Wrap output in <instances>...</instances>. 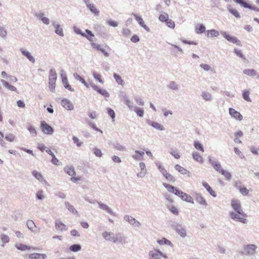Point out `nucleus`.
Returning <instances> with one entry per match:
<instances>
[{
    "label": "nucleus",
    "mask_w": 259,
    "mask_h": 259,
    "mask_svg": "<svg viewBox=\"0 0 259 259\" xmlns=\"http://www.w3.org/2000/svg\"><path fill=\"white\" fill-rule=\"evenodd\" d=\"M170 227L183 238L187 236V229L186 227L183 224L177 222H172L170 224Z\"/></svg>",
    "instance_id": "f257e3e1"
},
{
    "label": "nucleus",
    "mask_w": 259,
    "mask_h": 259,
    "mask_svg": "<svg viewBox=\"0 0 259 259\" xmlns=\"http://www.w3.org/2000/svg\"><path fill=\"white\" fill-rule=\"evenodd\" d=\"M243 214H240L236 211H230L229 216L233 220L241 222L243 224H246L247 220L246 219L247 214L243 211Z\"/></svg>",
    "instance_id": "f03ea898"
},
{
    "label": "nucleus",
    "mask_w": 259,
    "mask_h": 259,
    "mask_svg": "<svg viewBox=\"0 0 259 259\" xmlns=\"http://www.w3.org/2000/svg\"><path fill=\"white\" fill-rule=\"evenodd\" d=\"M257 248V247L255 244H247L244 246L243 251L240 253L242 255L252 256L256 253Z\"/></svg>",
    "instance_id": "7ed1b4c3"
},
{
    "label": "nucleus",
    "mask_w": 259,
    "mask_h": 259,
    "mask_svg": "<svg viewBox=\"0 0 259 259\" xmlns=\"http://www.w3.org/2000/svg\"><path fill=\"white\" fill-rule=\"evenodd\" d=\"M40 128L42 132L47 135H52L54 132L53 128L44 120L40 122Z\"/></svg>",
    "instance_id": "20e7f679"
},
{
    "label": "nucleus",
    "mask_w": 259,
    "mask_h": 259,
    "mask_svg": "<svg viewBox=\"0 0 259 259\" xmlns=\"http://www.w3.org/2000/svg\"><path fill=\"white\" fill-rule=\"evenodd\" d=\"M231 205L234 211H236L240 214L243 213V209H242L240 202L237 199H232L231 202Z\"/></svg>",
    "instance_id": "39448f33"
},
{
    "label": "nucleus",
    "mask_w": 259,
    "mask_h": 259,
    "mask_svg": "<svg viewBox=\"0 0 259 259\" xmlns=\"http://www.w3.org/2000/svg\"><path fill=\"white\" fill-rule=\"evenodd\" d=\"M221 33L228 41L235 44L238 46H241V42L237 37L231 36L225 31H221Z\"/></svg>",
    "instance_id": "423d86ee"
},
{
    "label": "nucleus",
    "mask_w": 259,
    "mask_h": 259,
    "mask_svg": "<svg viewBox=\"0 0 259 259\" xmlns=\"http://www.w3.org/2000/svg\"><path fill=\"white\" fill-rule=\"evenodd\" d=\"M163 22H165L166 25L170 28H174L175 23L174 21L169 18L168 15L163 12Z\"/></svg>",
    "instance_id": "0eeeda50"
},
{
    "label": "nucleus",
    "mask_w": 259,
    "mask_h": 259,
    "mask_svg": "<svg viewBox=\"0 0 259 259\" xmlns=\"http://www.w3.org/2000/svg\"><path fill=\"white\" fill-rule=\"evenodd\" d=\"M90 86L93 88V89L96 91H97L99 94L102 95L105 97H109V94L108 92L104 89H102L98 87L97 85L95 84L94 83L91 82L90 83Z\"/></svg>",
    "instance_id": "6e6552de"
},
{
    "label": "nucleus",
    "mask_w": 259,
    "mask_h": 259,
    "mask_svg": "<svg viewBox=\"0 0 259 259\" xmlns=\"http://www.w3.org/2000/svg\"><path fill=\"white\" fill-rule=\"evenodd\" d=\"M123 219L133 226L139 227L141 226V223L131 215H125L124 216Z\"/></svg>",
    "instance_id": "1a4fd4ad"
},
{
    "label": "nucleus",
    "mask_w": 259,
    "mask_h": 259,
    "mask_svg": "<svg viewBox=\"0 0 259 259\" xmlns=\"http://www.w3.org/2000/svg\"><path fill=\"white\" fill-rule=\"evenodd\" d=\"M229 112L231 117L239 121L242 120L243 116L240 113V112H238L234 108H230L229 109Z\"/></svg>",
    "instance_id": "9d476101"
},
{
    "label": "nucleus",
    "mask_w": 259,
    "mask_h": 259,
    "mask_svg": "<svg viewBox=\"0 0 259 259\" xmlns=\"http://www.w3.org/2000/svg\"><path fill=\"white\" fill-rule=\"evenodd\" d=\"M91 46L93 49L100 51L101 52H102L105 57H108L109 56V54L108 52L106 51L105 48H102L100 45L95 42H92Z\"/></svg>",
    "instance_id": "9b49d317"
},
{
    "label": "nucleus",
    "mask_w": 259,
    "mask_h": 259,
    "mask_svg": "<svg viewBox=\"0 0 259 259\" xmlns=\"http://www.w3.org/2000/svg\"><path fill=\"white\" fill-rule=\"evenodd\" d=\"M208 161L213 166V168L219 172L221 173V172L223 170L221 164L219 162L212 160L211 157L210 156L208 157Z\"/></svg>",
    "instance_id": "f8f14e48"
},
{
    "label": "nucleus",
    "mask_w": 259,
    "mask_h": 259,
    "mask_svg": "<svg viewBox=\"0 0 259 259\" xmlns=\"http://www.w3.org/2000/svg\"><path fill=\"white\" fill-rule=\"evenodd\" d=\"M28 228L35 233L39 232V228L36 227L34 222L32 220H28L26 223Z\"/></svg>",
    "instance_id": "ddd939ff"
},
{
    "label": "nucleus",
    "mask_w": 259,
    "mask_h": 259,
    "mask_svg": "<svg viewBox=\"0 0 259 259\" xmlns=\"http://www.w3.org/2000/svg\"><path fill=\"white\" fill-rule=\"evenodd\" d=\"M61 105L68 110H72L74 108V106L72 102L68 99L65 98L62 100Z\"/></svg>",
    "instance_id": "4468645a"
},
{
    "label": "nucleus",
    "mask_w": 259,
    "mask_h": 259,
    "mask_svg": "<svg viewBox=\"0 0 259 259\" xmlns=\"http://www.w3.org/2000/svg\"><path fill=\"white\" fill-rule=\"evenodd\" d=\"M149 259H161L162 252L159 250L155 249L149 252Z\"/></svg>",
    "instance_id": "2eb2a0df"
},
{
    "label": "nucleus",
    "mask_w": 259,
    "mask_h": 259,
    "mask_svg": "<svg viewBox=\"0 0 259 259\" xmlns=\"http://www.w3.org/2000/svg\"><path fill=\"white\" fill-rule=\"evenodd\" d=\"M97 203L99 205V207L103 210L106 211L107 212L109 213L110 214L116 216V213L114 212L111 208H110L108 205L105 204H104L101 202H97Z\"/></svg>",
    "instance_id": "dca6fc26"
},
{
    "label": "nucleus",
    "mask_w": 259,
    "mask_h": 259,
    "mask_svg": "<svg viewBox=\"0 0 259 259\" xmlns=\"http://www.w3.org/2000/svg\"><path fill=\"white\" fill-rule=\"evenodd\" d=\"M132 15L134 16L135 19L137 21L141 26L143 27L147 31H150V29L145 24L141 16H139L136 14H133Z\"/></svg>",
    "instance_id": "f3484780"
},
{
    "label": "nucleus",
    "mask_w": 259,
    "mask_h": 259,
    "mask_svg": "<svg viewBox=\"0 0 259 259\" xmlns=\"http://www.w3.org/2000/svg\"><path fill=\"white\" fill-rule=\"evenodd\" d=\"M112 241L114 243H125L126 242V237L120 234H118L116 237H112Z\"/></svg>",
    "instance_id": "a211bd4d"
},
{
    "label": "nucleus",
    "mask_w": 259,
    "mask_h": 259,
    "mask_svg": "<svg viewBox=\"0 0 259 259\" xmlns=\"http://www.w3.org/2000/svg\"><path fill=\"white\" fill-rule=\"evenodd\" d=\"M166 199L168 200V202L170 203L169 204H167V205L168 210L173 214L177 215H178L179 213V211L177 207H176L175 206L172 205L171 203L172 202V200L171 199H169V198L167 197L166 198Z\"/></svg>",
    "instance_id": "6ab92c4d"
},
{
    "label": "nucleus",
    "mask_w": 259,
    "mask_h": 259,
    "mask_svg": "<svg viewBox=\"0 0 259 259\" xmlns=\"http://www.w3.org/2000/svg\"><path fill=\"white\" fill-rule=\"evenodd\" d=\"M47 257V255L43 253H33L28 254L30 259H45Z\"/></svg>",
    "instance_id": "aec40b11"
},
{
    "label": "nucleus",
    "mask_w": 259,
    "mask_h": 259,
    "mask_svg": "<svg viewBox=\"0 0 259 259\" xmlns=\"http://www.w3.org/2000/svg\"><path fill=\"white\" fill-rule=\"evenodd\" d=\"M52 24L55 29V33L60 36H63V31L61 26L59 24H57L55 21H53Z\"/></svg>",
    "instance_id": "412c9836"
},
{
    "label": "nucleus",
    "mask_w": 259,
    "mask_h": 259,
    "mask_svg": "<svg viewBox=\"0 0 259 259\" xmlns=\"http://www.w3.org/2000/svg\"><path fill=\"white\" fill-rule=\"evenodd\" d=\"M20 50L22 53V55L26 57L30 62H31L33 63L35 62L34 58L31 55V54L28 51L23 48H21Z\"/></svg>",
    "instance_id": "4be33fe9"
},
{
    "label": "nucleus",
    "mask_w": 259,
    "mask_h": 259,
    "mask_svg": "<svg viewBox=\"0 0 259 259\" xmlns=\"http://www.w3.org/2000/svg\"><path fill=\"white\" fill-rule=\"evenodd\" d=\"M57 76V75L55 69H51L49 72V82H56Z\"/></svg>",
    "instance_id": "5701e85b"
},
{
    "label": "nucleus",
    "mask_w": 259,
    "mask_h": 259,
    "mask_svg": "<svg viewBox=\"0 0 259 259\" xmlns=\"http://www.w3.org/2000/svg\"><path fill=\"white\" fill-rule=\"evenodd\" d=\"M201 97L205 101L210 102L212 100V96L211 94L206 91H203L201 93Z\"/></svg>",
    "instance_id": "b1692460"
},
{
    "label": "nucleus",
    "mask_w": 259,
    "mask_h": 259,
    "mask_svg": "<svg viewBox=\"0 0 259 259\" xmlns=\"http://www.w3.org/2000/svg\"><path fill=\"white\" fill-rule=\"evenodd\" d=\"M195 200L197 203H199L201 205L205 206L207 205V203L205 200L200 194H196Z\"/></svg>",
    "instance_id": "393cba45"
},
{
    "label": "nucleus",
    "mask_w": 259,
    "mask_h": 259,
    "mask_svg": "<svg viewBox=\"0 0 259 259\" xmlns=\"http://www.w3.org/2000/svg\"><path fill=\"white\" fill-rule=\"evenodd\" d=\"M1 82H2L3 85L9 90L14 92L17 91V88L15 87L10 84V83L8 81L4 79H1Z\"/></svg>",
    "instance_id": "a878e982"
},
{
    "label": "nucleus",
    "mask_w": 259,
    "mask_h": 259,
    "mask_svg": "<svg viewBox=\"0 0 259 259\" xmlns=\"http://www.w3.org/2000/svg\"><path fill=\"white\" fill-rule=\"evenodd\" d=\"M202 185L212 197H215L217 196L215 192L211 189L210 186L206 182H203Z\"/></svg>",
    "instance_id": "bb28decb"
},
{
    "label": "nucleus",
    "mask_w": 259,
    "mask_h": 259,
    "mask_svg": "<svg viewBox=\"0 0 259 259\" xmlns=\"http://www.w3.org/2000/svg\"><path fill=\"white\" fill-rule=\"evenodd\" d=\"M55 228L57 230L61 232L67 230V226L62 222H56Z\"/></svg>",
    "instance_id": "cd10ccee"
},
{
    "label": "nucleus",
    "mask_w": 259,
    "mask_h": 259,
    "mask_svg": "<svg viewBox=\"0 0 259 259\" xmlns=\"http://www.w3.org/2000/svg\"><path fill=\"white\" fill-rule=\"evenodd\" d=\"M193 158L196 161L202 163L203 162V158L200 154L197 151H194L192 153Z\"/></svg>",
    "instance_id": "c85d7f7f"
},
{
    "label": "nucleus",
    "mask_w": 259,
    "mask_h": 259,
    "mask_svg": "<svg viewBox=\"0 0 259 259\" xmlns=\"http://www.w3.org/2000/svg\"><path fill=\"white\" fill-rule=\"evenodd\" d=\"M206 28L205 26L202 24H198L195 28V32L197 34H201L203 33L205 31Z\"/></svg>",
    "instance_id": "c756f323"
},
{
    "label": "nucleus",
    "mask_w": 259,
    "mask_h": 259,
    "mask_svg": "<svg viewBox=\"0 0 259 259\" xmlns=\"http://www.w3.org/2000/svg\"><path fill=\"white\" fill-rule=\"evenodd\" d=\"M135 153H136L135 154H134L132 156V157L134 159L137 160H143V155L144 154V151L136 150V151H135Z\"/></svg>",
    "instance_id": "7c9ffc66"
},
{
    "label": "nucleus",
    "mask_w": 259,
    "mask_h": 259,
    "mask_svg": "<svg viewBox=\"0 0 259 259\" xmlns=\"http://www.w3.org/2000/svg\"><path fill=\"white\" fill-rule=\"evenodd\" d=\"M65 207L68 209V210L71 212V213L78 215V212L77 210L74 207V206L71 205L69 202L65 201Z\"/></svg>",
    "instance_id": "2f4dec72"
},
{
    "label": "nucleus",
    "mask_w": 259,
    "mask_h": 259,
    "mask_svg": "<svg viewBox=\"0 0 259 259\" xmlns=\"http://www.w3.org/2000/svg\"><path fill=\"white\" fill-rule=\"evenodd\" d=\"M85 31L86 33H85V36H83V37L87 38L90 41H93L95 39L94 34L89 29H85Z\"/></svg>",
    "instance_id": "473e14b6"
},
{
    "label": "nucleus",
    "mask_w": 259,
    "mask_h": 259,
    "mask_svg": "<svg viewBox=\"0 0 259 259\" xmlns=\"http://www.w3.org/2000/svg\"><path fill=\"white\" fill-rule=\"evenodd\" d=\"M147 123L149 125L153 127L154 128H155L157 130H162V126H161V124L156 122L153 121L149 119V120H147Z\"/></svg>",
    "instance_id": "72a5a7b5"
},
{
    "label": "nucleus",
    "mask_w": 259,
    "mask_h": 259,
    "mask_svg": "<svg viewBox=\"0 0 259 259\" xmlns=\"http://www.w3.org/2000/svg\"><path fill=\"white\" fill-rule=\"evenodd\" d=\"M220 32L215 29H211L207 31V36L208 37H218Z\"/></svg>",
    "instance_id": "f704fd0d"
},
{
    "label": "nucleus",
    "mask_w": 259,
    "mask_h": 259,
    "mask_svg": "<svg viewBox=\"0 0 259 259\" xmlns=\"http://www.w3.org/2000/svg\"><path fill=\"white\" fill-rule=\"evenodd\" d=\"M181 198L186 202L194 203L192 197L186 193L183 192V194L181 196Z\"/></svg>",
    "instance_id": "c9c22d12"
},
{
    "label": "nucleus",
    "mask_w": 259,
    "mask_h": 259,
    "mask_svg": "<svg viewBox=\"0 0 259 259\" xmlns=\"http://www.w3.org/2000/svg\"><path fill=\"white\" fill-rule=\"evenodd\" d=\"M165 245L166 246H169V251L172 252L174 251L173 244L167 239L163 237V245Z\"/></svg>",
    "instance_id": "e433bc0d"
},
{
    "label": "nucleus",
    "mask_w": 259,
    "mask_h": 259,
    "mask_svg": "<svg viewBox=\"0 0 259 259\" xmlns=\"http://www.w3.org/2000/svg\"><path fill=\"white\" fill-rule=\"evenodd\" d=\"M62 82L64 87L70 91L73 92L74 90L71 88V85L68 83L66 76L62 77Z\"/></svg>",
    "instance_id": "4c0bfd02"
},
{
    "label": "nucleus",
    "mask_w": 259,
    "mask_h": 259,
    "mask_svg": "<svg viewBox=\"0 0 259 259\" xmlns=\"http://www.w3.org/2000/svg\"><path fill=\"white\" fill-rule=\"evenodd\" d=\"M227 9L232 15L237 18H240V15L239 12L236 10L232 8L230 5L227 6Z\"/></svg>",
    "instance_id": "58836bf2"
},
{
    "label": "nucleus",
    "mask_w": 259,
    "mask_h": 259,
    "mask_svg": "<svg viewBox=\"0 0 259 259\" xmlns=\"http://www.w3.org/2000/svg\"><path fill=\"white\" fill-rule=\"evenodd\" d=\"M163 175L165 177L168 181L172 182L175 181L174 177L170 174L167 172L166 170L164 168H163Z\"/></svg>",
    "instance_id": "ea45409f"
},
{
    "label": "nucleus",
    "mask_w": 259,
    "mask_h": 259,
    "mask_svg": "<svg viewBox=\"0 0 259 259\" xmlns=\"http://www.w3.org/2000/svg\"><path fill=\"white\" fill-rule=\"evenodd\" d=\"M73 76L75 78V79L77 80H79L81 83H82L86 87L89 88L90 84H89L84 79L82 78L79 75H78L76 73H74L73 74Z\"/></svg>",
    "instance_id": "a19ab883"
},
{
    "label": "nucleus",
    "mask_w": 259,
    "mask_h": 259,
    "mask_svg": "<svg viewBox=\"0 0 259 259\" xmlns=\"http://www.w3.org/2000/svg\"><path fill=\"white\" fill-rule=\"evenodd\" d=\"M175 169L180 172L181 174L186 175L189 173V171L179 164H176L175 166Z\"/></svg>",
    "instance_id": "79ce46f5"
},
{
    "label": "nucleus",
    "mask_w": 259,
    "mask_h": 259,
    "mask_svg": "<svg viewBox=\"0 0 259 259\" xmlns=\"http://www.w3.org/2000/svg\"><path fill=\"white\" fill-rule=\"evenodd\" d=\"M90 11L94 13L96 16H99L100 14V12L99 10H98L94 4H91L89 5V6L87 7Z\"/></svg>",
    "instance_id": "37998d69"
},
{
    "label": "nucleus",
    "mask_w": 259,
    "mask_h": 259,
    "mask_svg": "<svg viewBox=\"0 0 259 259\" xmlns=\"http://www.w3.org/2000/svg\"><path fill=\"white\" fill-rule=\"evenodd\" d=\"M81 246L79 244H73V245H71L69 247L70 250L72 252L79 251L81 250Z\"/></svg>",
    "instance_id": "c03bdc74"
},
{
    "label": "nucleus",
    "mask_w": 259,
    "mask_h": 259,
    "mask_svg": "<svg viewBox=\"0 0 259 259\" xmlns=\"http://www.w3.org/2000/svg\"><path fill=\"white\" fill-rule=\"evenodd\" d=\"M243 73L250 76H254L256 75V71L254 69H246L243 70Z\"/></svg>",
    "instance_id": "a18cd8bd"
},
{
    "label": "nucleus",
    "mask_w": 259,
    "mask_h": 259,
    "mask_svg": "<svg viewBox=\"0 0 259 259\" xmlns=\"http://www.w3.org/2000/svg\"><path fill=\"white\" fill-rule=\"evenodd\" d=\"M235 3L238 4H239L241 7H244L245 8H249L250 5L248 4L245 0H233Z\"/></svg>",
    "instance_id": "49530a36"
},
{
    "label": "nucleus",
    "mask_w": 259,
    "mask_h": 259,
    "mask_svg": "<svg viewBox=\"0 0 259 259\" xmlns=\"http://www.w3.org/2000/svg\"><path fill=\"white\" fill-rule=\"evenodd\" d=\"M113 77L115 79L116 82L120 85H123L124 83V82L123 80L121 78V76L119 75L118 74L114 73L113 74Z\"/></svg>",
    "instance_id": "de8ad7c7"
},
{
    "label": "nucleus",
    "mask_w": 259,
    "mask_h": 259,
    "mask_svg": "<svg viewBox=\"0 0 259 259\" xmlns=\"http://www.w3.org/2000/svg\"><path fill=\"white\" fill-rule=\"evenodd\" d=\"M155 11L157 14L159 15V20L162 22V6L160 4L157 5Z\"/></svg>",
    "instance_id": "09e8293b"
},
{
    "label": "nucleus",
    "mask_w": 259,
    "mask_h": 259,
    "mask_svg": "<svg viewBox=\"0 0 259 259\" xmlns=\"http://www.w3.org/2000/svg\"><path fill=\"white\" fill-rule=\"evenodd\" d=\"M85 121L87 123V124L91 127H92L93 129H94L95 131H97V132H100L101 133H102V131L100 130L99 128H98L96 125H95V124H94V123H93L92 122L90 121L89 119H85Z\"/></svg>",
    "instance_id": "8fccbe9b"
},
{
    "label": "nucleus",
    "mask_w": 259,
    "mask_h": 259,
    "mask_svg": "<svg viewBox=\"0 0 259 259\" xmlns=\"http://www.w3.org/2000/svg\"><path fill=\"white\" fill-rule=\"evenodd\" d=\"M32 174L38 181H42L44 177L40 172L37 171L36 170H33L32 172Z\"/></svg>",
    "instance_id": "3c124183"
},
{
    "label": "nucleus",
    "mask_w": 259,
    "mask_h": 259,
    "mask_svg": "<svg viewBox=\"0 0 259 259\" xmlns=\"http://www.w3.org/2000/svg\"><path fill=\"white\" fill-rule=\"evenodd\" d=\"M194 147L202 152L204 151L203 146L199 141H195L194 143Z\"/></svg>",
    "instance_id": "603ef678"
},
{
    "label": "nucleus",
    "mask_w": 259,
    "mask_h": 259,
    "mask_svg": "<svg viewBox=\"0 0 259 259\" xmlns=\"http://www.w3.org/2000/svg\"><path fill=\"white\" fill-rule=\"evenodd\" d=\"M15 246L18 249L22 250V251L25 250L26 249H30V246H27L26 245L21 244V243L16 244L15 245Z\"/></svg>",
    "instance_id": "864d4df0"
},
{
    "label": "nucleus",
    "mask_w": 259,
    "mask_h": 259,
    "mask_svg": "<svg viewBox=\"0 0 259 259\" xmlns=\"http://www.w3.org/2000/svg\"><path fill=\"white\" fill-rule=\"evenodd\" d=\"M66 171L67 174H68L69 176L73 177L75 175L76 173L74 170V169L73 167L70 166L67 167L66 168Z\"/></svg>",
    "instance_id": "5fc2aeb1"
},
{
    "label": "nucleus",
    "mask_w": 259,
    "mask_h": 259,
    "mask_svg": "<svg viewBox=\"0 0 259 259\" xmlns=\"http://www.w3.org/2000/svg\"><path fill=\"white\" fill-rule=\"evenodd\" d=\"M113 235L112 233L105 232L102 233V236L106 240L112 241L111 236Z\"/></svg>",
    "instance_id": "6e6d98bb"
},
{
    "label": "nucleus",
    "mask_w": 259,
    "mask_h": 259,
    "mask_svg": "<svg viewBox=\"0 0 259 259\" xmlns=\"http://www.w3.org/2000/svg\"><path fill=\"white\" fill-rule=\"evenodd\" d=\"M163 185L167 189V191L171 192L174 193L175 191V190H176L177 187H175L172 185H169V184H166L163 183Z\"/></svg>",
    "instance_id": "4d7b16f0"
},
{
    "label": "nucleus",
    "mask_w": 259,
    "mask_h": 259,
    "mask_svg": "<svg viewBox=\"0 0 259 259\" xmlns=\"http://www.w3.org/2000/svg\"><path fill=\"white\" fill-rule=\"evenodd\" d=\"M134 111L137 113L138 116H139L140 117L143 116V115H144V110L143 109H142L140 108L137 107H135L134 108Z\"/></svg>",
    "instance_id": "13d9d810"
},
{
    "label": "nucleus",
    "mask_w": 259,
    "mask_h": 259,
    "mask_svg": "<svg viewBox=\"0 0 259 259\" xmlns=\"http://www.w3.org/2000/svg\"><path fill=\"white\" fill-rule=\"evenodd\" d=\"M250 93L248 91H245L243 92L242 96L243 98L248 102H251V100L249 97Z\"/></svg>",
    "instance_id": "bf43d9fd"
},
{
    "label": "nucleus",
    "mask_w": 259,
    "mask_h": 259,
    "mask_svg": "<svg viewBox=\"0 0 259 259\" xmlns=\"http://www.w3.org/2000/svg\"><path fill=\"white\" fill-rule=\"evenodd\" d=\"M113 147L116 150L120 151H123L125 150V148L117 142L113 144Z\"/></svg>",
    "instance_id": "052dcab7"
},
{
    "label": "nucleus",
    "mask_w": 259,
    "mask_h": 259,
    "mask_svg": "<svg viewBox=\"0 0 259 259\" xmlns=\"http://www.w3.org/2000/svg\"><path fill=\"white\" fill-rule=\"evenodd\" d=\"M94 154L97 156L99 157H102L103 154L102 153V151L100 149L97 148H94L92 150Z\"/></svg>",
    "instance_id": "680f3d73"
},
{
    "label": "nucleus",
    "mask_w": 259,
    "mask_h": 259,
    "mask_svg": "<svg viewBox=\"0 0 259 259\" xmlns=\"http://www.w3.org/2000/svg\"><path fill=\"white\" fill-rule=\"evenodd\" d=\"M36 197L38 200H43L45 198L43 190H41L37 191L36 194Z\"/></svg>",
    "instance_id": "e2e57ef3"
},
{
    "label": "nucleus",
    "mask_w": 259,
    "mask_h": 259,
    "mask_svg": "<svg viewBox=\"0 0 259 259\" xmlns=\"http://www.w3.org/2000/svg\"><path fill=\"white\" fill-rule=\"evenodd\" d=\"M169 88L175 91L179 90V85L175 81H171L169 84Z\"/></svg>",
    "instance_id": "0e129e2a"
},
{
    "label": "nucleus",
    "mask_w": 259,
    "mask_h": 259,
    "mask_svg": "<svg viewBox=\"0 0 259 259\" xmlns=\"http://www.w3.org/2000/svg\"><path fill=\"white\" fill-rule=\"evenodd\" d=\"M107 112L109 115L111 117L112 121H114V119L115 117V114L113 109L110 108H107Z\"/></svg>",
    "instance_id": "69168bd1"
},
{
    "label": "nucleus",
    "mask_w": 259,
    "mask_h": 259,
    "mask_svg": "<svg viewBox=\"0 0 259 259\" xmlns=\"http://www.w3.org/2000/svg\"><path fill=\"white\" fill-rule=\"evenodd\" d=\"M234 53L240 58H241L243 60H245L244 55L242 53L241 51L238 49H235L234 50Z\"/></svg>",
    "instance_id": "338daca9"
},
{
    "label": "nucleus",
    "mask_w": 259,
    "mask_h": 259,
    "mask_svg": "<svg viewBox=\"0 0 259 259\" xmlns=\"http://www.w3.org/2000/svg\"><path fill=\"white\" fill-rule=\"evenodd\" d=\"M221 174L223 175L227 180H230L232 178V175L230 172L224 169L221 172Z\"/></svg>",
    "instance_id": "774afa93"
}]
</instances>
